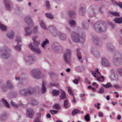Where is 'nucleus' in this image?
<instances>
[{
	"label": "nucleus",
	"mask_w": 122,
	"mask_h": 122,
	"mask_svg": "<svg viewBox=\"0 0 122 122\" xmlns=\"http://www.w3.org/2000/svg\"><path fill=\"white\" fill-rule=\"evenodd\" d=\"M7 87L6 86H5V85H2L1 86V88L2 89V90L4 92H5L7 90Z\"/></svg>",
	"instance_id": "3c124183"
},
{
	"label": "nucleus",
	"mask_w": 122,
	"mask_h": 122,
	"mask_svg": "<svg viewBox=\"0 0 122 122\" xmlns=\"http://www.w3.org/2000/svg\"><path fill=\"white\" fill-rule=\"evenodd\" d=\"M102 63L104 66H110L109 63L107 59L105 58H102Z\"/></svg>",
	"instance_id": "2eb2a0df"
},
{
	"label": "nucleus",
	"mask_w": 122,
	"mask_h": 122,
	"mask_svg": "<svg viewBox=\"0 0 122 122\" xmlns=\"http://www.w3.org/2000/svg\"><path fill=\"white\" fill-rule=\"evenodd\" d=\"M82 25L83 29H87L88 27V24L85 22H83L82 24Z\"/></svg>",
	"instance_id": "ea45409f"
},
{
	"label": "nucleus",
	"mask_w": 122,
	"mask_h": 122,
	"mask_svg": "<svg viewBox=\"0 0 122 122\" xmlns=\"http://www.w3.org/2000/svg\"><path fill=\"white\" fill-rule=\"evenodd\" d=\"M40 25L42 28L46 30H48V28L45 25V23L43 20H41L40 21Z\"/></svg>",
	"instance_id": "c85d7f7f"
},
{
	"label": "nucleus",
	"mask_w": 122,
	"mask_h": 122,
	"mask_svg": "<svg viewBox=\"0 0 122 122\" xmlns=\"http://www.w3.org/2000/svg\"><path fill=\"white\" fill-rule=\"evenodd\" d=\"M62 99H64L66 98V95L65 92L62 90L61 94L59 96Z\"/></svg>",
	"instance_id": "cd10ccee"
},
{
	"label": "nucleus",
	"mask_w": 122,
	"mask_h": 122,
	"mask_svg": "<svg viewBox=\"0 0 122 122\" xmlns=\"http://www.w3.org/2000/svg\"><path fill=\"white\" fill-rule=\"evenodd\" d=\"M97 105L96 104H94V106L96 107H97V109H99L100 108V107L99 106L100 105V104L99 103H97Z\"/></svg>",
	"instance_id": "e2e57ef3"
},
{
	"label": "nucleus",
	"mask_w": 122,
	"mask_h": 122,
	"mask_svg": "<svg viewBox=\"0 0 122 122\" xmlns=\"http://www.w3.org/2000/svg\"><path fill=\"white\" fill-rule=\"evenodd\" d=\"M48 28L50 32L53 31L56 29V28L53 25H51L49 26Z\"/></svg>",
	"instance_id": "a19ab883"
},
{
	"label": "nucleus",
	"mask_w": 122,
	"mask_h": 122,
	"mask_svg": "<svg viewBox=\"0 0 122 122\" xmlns=\"http://www.w3.org/2000/svg\"><path fill=\"white\" fill-rule=\"evenodd\" d=\"M15 78L16 80L19 81L20 82L23 81L25 79V78H23L21 77H18L16 76Z\"/></svg>",
	"instance_id": "4c0bfd02"
},
{
	"label": "nucleus",
	"mask_w": 122,
	"mask_h": 122,
	"mask_svg": "<svg viewBox=\"0 0 122 122\" xmlns=\"http://www.w3.org/2000/svg\"><path fill=\"white\" fill-rule=\"evenodd\" d=\"M68 23L70 26L71 27H74L76 25V23L75 21L73 20H70L69 21Z\"/></svg>",
	"instance_id": "b1692460"
},
{
	"label": "nucleus",
	"mask_w": 122,
	"mask_h": 122,
	"mask_svg": "<svg viewBox=\"0 0 122 122\" xmlns=\"http://www.w3.org/2000/svg\"><path fill=\"white\" fill-rule=\"evenodd\" d=\"M68 14L70 17L71 18H73L76 14V12L75 11H71L68 12Z\"/></svg>",
	"instance_id": "e433bc0d"
},
{
	"label": "nucleus",
	"mask_w": 122,
	"mask_h": 122,
	"mask_svg": "<svg viewBox=\"0 0 122 122\" xmlns=\"http://www.w3.org/2000/svg\"><path fill=\"white\" fill-rule=\"evenodd\" d=\"M39 116L34 119V122H42L40 121V119L41 117L40 115V113H39Z\"/></svg>",
	"instance_id": "37998d69"
},
{
	"label": "nucleus",
	"mask_w": 122,
	"mask_h": 122,
	"mask_svg": "<svg viewBox=\"0 0 122 122\" xmlns=\"http://www.w3.org/2000/svg\"><path fill=\"white\" fill-rule=\"evenodd\" d=\"M76 51L78 58L81 61H82V60H81L82 56L81 54L80 49L79 48H77L76 50Z\"/></svg>",
	"instance_id": "6ab92c4d"
},
{
	"label": "nucleus",
	"mask_w": 122,
	"mask_h": 122,
	"mask_svg": "<svg viewBox=\"0 0 122 122\" xmlns=\"http://www.w3.org/2000/svg\"><path fill=\"white\" fill-rule=\"evenodd\" d=\"M25 21L28 25H31L32 23V20L30 15L27 16L25 18Z\"/></svg>",
	"instance_id": "4468645a"
},
{
	"label": "nucleus",
	"mask_w": 122,
	"mask_h": 122,
	"mask_svg": "<svg viewBox=\"0 0 122 122\" xmlns=\"http://www.w3.org/2000/svg\"><path fill=\"white\" fill-rule=\"evenodd\" d=\"M1 102L4 105H5L8 108H9L10 105L7 101L4 98L1 99Z\"/></svg>",
	"instance_id": "5701e85b"
},
{
	"label": "nucleus",
	"mask_w": 122,
	"mask_h": 122,
	"mask_svg": "<svg viewBox=\"0 0 122 122\" xmlns=\"http://www.w3.org/2000/svg\"><path fill=\"white\" fill-rule=\"evenodd\" d=\"M54 49L55 51H62L63 50V47L59 45L58 46H55Z\"/></svg>",
	"instance_id": "a878e982"
},
{
	"label": "nucleus",
	"mask_w": 122,
	"mask_h": 122,
	"mask_svg": "<svg viewBox=\"0 0 122 122\" xmlns=\"http://www.w3.org/2000/svg\"><path fill=\"white\" fill-rule=\"evenodd\" d=\"M115 23L118 24L122 23V17H116L114 19Z\"/></svg>",
	"instance_id": "412c9836"
},
{
	"label": "nucleus",
	"mask_w": 122,
	"mask_h": 122,
	"mask_svg": "<svg viewBox=\"0 0 122 122\" xmlns=\"http://www.w3.org/2000/svg\"><path fill=\"white\" fill-rule=\"evenodd\" d=\"M84 118L85 119L87 122L88 121L90 120L89 115L88 113L85 116Z\"/></svg>",
	"instance_id": "09e8293b"
},
{
	"label": "nucleus",
	"mask_w": 122,
	"mask_h": 122,
	"mask_svg": "<svg viewBox=\"0 0 122 122\" xmlns=\"http://www.w3.org/2000/svg\"><path fill=\"white\" fill-rule=\"evenodd\" d=\"M91 7H92V8L95 10L96 9L98 8V6L96 5H93Z\"/></svg>",
	"instance_id": "338daca9"
},
{
	"label": "nucleus",
	"mask_w": 122,
	"mask_h": 122,
	"mask_svg": "<svg viewBox=\"0 0 122 122\" xmlns=\"http://www.w3.org/2000/svg\"><path fill=\"white\" fill-rule=\"evenodd\" d=\"M115 4L119 6L122 9V3L120 2H119V3H118L116 1L115 2Z\"/></svg>",
	"instance_id": "6e6d98bb"
},
{
	"label": "nucleus",
	"mask_w": 122,
	"mask_h": 122,
	"mask_svg": "<svg viewBox=\"0 0 122 122\" xmlns=\"http://www.w3.org/2000/svg\"><path fill=\"white\" fill-rule=\"evenodd\" d=\"M117 71L120 75L122 76V70H121V69L118 68L117 70Z\"/></svg>",
	"instance_id": "680f3d73"
},
{
	"label": "nucleus",
	"mask_w": 122,
	"mask_h": 122,
	"mask_svg": "<svg viewBox=\"0 0 122 122\" xmlns=\"http://www.w3.org/2000/svg\"><path fill=\"white\" fill-rule=\"evenodd\" d=\"M102 85L103 86L107 88L112 87V86L110 83H107L106 84H102Z\"/></svg>",
	"instance_id": "79ce46f5"
},
{
	"label": "nucleus",
	"mask_w": 122,
	"mask_h": 122,
	"mask_svg": "<svg viewBox=\"0 0 122 122\" xmlns=\"http://www.w3.org/2000/svg\"><path fill=\"white\" fill-rule=\"evenodd\" d=\"M4 2L7 10H10L12 8V4L10 0H4Z\"/></svg>",
	"instance_id": "9d476101"
},
{
	"label": "nucleus",
	"mask_w": 122,
	"mask_h": 122,
	"mask_svg": "<svg viewBox=\"0 0 122 122\" xmlns=\"http://www.w3.org/2000/svg\"><path fill=\"white\" fill-rule=\"evenodd\" d=\"M31 73L32 76L33 78L37 79L41 78L43 76V74L41 73L40 70L38 68L32 70Z\"/></svg>",
	"instance_id": "0eeeda50"
},
{
	"label": "nucleus",
	"mask_w": 122,
	"mask_h": 122,
	"mask_svg": "<svg viewBox=\"0 0 122 122\" xmlns=\"http://www.w3.org/2000/svg\"><path fill=\"white\" fill-rule=\"evenodd\" d=\"M11 50L6 46H4L0 51V56L5 59H7L10 56L9 52Z\"/></svg>",
	"instance_id": "39448f33"
},
{
	"label": "nucleus",
	"mask_w": 122,
	"mask_h": 122,
	"mask_svg": "<svg viewBox=\"0 0 122 122\" xmlns=\"http://www.w3.org/2000/svg\"><path fill=\"white\" fill-rule=\"evenodd\" d=\"M16 41L18 43L20 42H21V37L20 36H18L16 37V41H15V42H16Z\"/></svg>",
	"instance_id": "864d4df0"
},
{
	"label": "nucleus",
	"mask_w": 122,
	"mask_h": 122,
	"mask_svg": "<svg viewBox=\"0 0 122 122\" xmlns=\"http://www.w3.org/2000/svg\"><path fill=\"white\" fill-rule=\"evenodd\" d=\"M71 51L69 48L66 49L65 53H64L63 57L65 62L66 63L69 64L71 61Z\"/></svg>",
	"instance_id": "423d86ee"
},
{
	"label": "nucleus",
	"mask_w": 122,
	"mask_h": 122,
	"mask_svg": "<svg viewBox=\"0 0 122 122\" xmlns=\"http://www.w3.org/2000/svg\"><path fill=\"white\" fill-rule=\"evenodd\" d=\"M58 36L61 40L64 41L66 40V36L64 34L59 33L58 34Z\"/></svg>",
	"instance_id": "393cba45"
},
{
	"label": "nucleus",
	"mask_w": 122,
	"mask_h": 122,
	"mask_svg": "<svg viewBox=\"0 0 122 122\" xmlns=\"http://www.w3.org/2000/svg\"><path fill=\"white\" fill-rule=\"evenodd\" d=\"M0 29L1 30L4 31H5L7 30V28L6 27L2 24L0 22Z\"/></svg>",
	"instance_id": "72a5a7b5"
},
{
	"label": "nucleus",
	"mask_w": 122,
	"mask_h": 122,
	"mask_svg": "<svg viewBox=\"0 0 122 122\" xmlns=\"http://www.w3.org/2000/svg\"><path fill=\"white\" fill-rule=\"evenodd\" d=\"M7 118V115L5 113L2 114L0 117V121H3L6 119Z\"/></svg>",
	"instance_id": "c756f323"
},
{
	"label": "nucleus",
	"mask_w": 122,
	"mask_h": 122,
	"mask_svg": "<svg viewBox=\"0 0 122 122\" xmlns=\"http://www.w3.org/2000/svg\"><path fill=\"white\" fill-rule=\"evenodd\" d=\"M26 111V115L27 116L30 118H32L34 114L33 109L30 108H27Z\"/></svg>",
	"instance_id": "f8f14e48"
},
{
	"label": "nucleus",
	"mask_w": 122,
	"mask_h": 122,
	"mask_svg": "<svg viewBox=\"0 0 122 122\" xmlns=\"http://www.w3.org/2000/svg\"><path fill=\"white\" fill-rule=\"evenodd\" d=\"M107 48L112 53H114L113 62L114 64L118 65L122 63V57L119 52L115 50L114 46L112 43H109L107 45Z\"/></svg>",
	"instance_id": "f257e3e1"
},
{
	"label": "nucleus",
	"mask_w": 122,
	"mask_h": 122,
	"mask_svg": "<svg viewBox=\"0 0 122 122\" xmlns=\"http://www.w3.org/2000/svg\"><path fill=\"white\" fill-rule=\"evenodd\" d=\"M33 32L35 33L37 32L38 30V27L37 26H35L34 27L33 29Z\"/></svg>",
	"instance_id": "13d9d810"
},
{
	"label": "nucleus",
	"mask_w": 122,
	"mask_h": 122,
	"mask_svg": "<svg viewBox=\"0 0 122 122\" xmlns=\"http://www.w3.org/2000/svg\"><path fill=\"white\" fill-rule=\"evenodd\" d=\"M49 85L50 87H51L54 86L57 87L59 86V83H50L49 84Z\"/></svg>",
	"instance_id": "c9c22d12"
},
{
	"label": "nucleus",
	"mask_w": 122,
	"mask_h": 122,
	"mask_svg": "<svg viewBox=\"0 0 122 122\" xmlns=\"http://www.w3.org/2000/svg\"><path fill=\"white\" fill-rule=\"evenodd\" d=\"M28 46L30 49L35 53L39 54L41 52V51L40 49L38 46H34L32 43H30L28 45Z\"/></svg>",
	"instance_id": "1a4fd4ad"
},
{
	"label": "nucleus",
	"mask_w": 122,
	"mask_h": 122,
	"mask_svg": "<svg viewBox=\"0 0 122 122\" xmlns=\"http://www.w3.org/2000/svg\"><path fill=\"white\" fill-rule=\"evenodd\" d=\"M14 48L17 51H20L21 49V47L20 45H17L14 46Z\"/></svg>",
	"instance_id": "603ef678"
},
{
	"label": "nucleus",
	"mask_w": 122,
	"mask_h": 122,
	"mask_svg": "<svg viewBox=\"0 0 122 122\" xmlns=\"http://www.w3.org/2000/svg\"><path fill=\"white\" fill-rule=\"evenodd\" d=\"M108 13L113 16H119L120 15L119 13L117 12H113L112 11H108Z\"/></svg>",
	"instance_id": "bb28decb"
},
{
	"label": "nucleus",
	"mask_w": 122,
	"mask_h": 122,
	"mask_svg": "<svg viewBox=\"0 0 122 122\" xmlns=\"http://www.w3.org/2000/svg\"><path fill=\"white\" fill-rule=\"evenodd\" d=\"M91 51L92 54L95 56L98 57L100 56V54L98 51L97 50L94 48H91Z\"/></svg>",
	"instance_id": "ddd939ff"
},
{
	"label": "nucleus",
	"mask_w": 122,
	"mask_h": 122,
	"mask_svg": "<svg viewBox=\"0 0 122 122\" xmlns=\"http://www.w3.org/2000/svg\"><path fill=\"white\" fill-rule=\"evenodd\" d=\"M35 46H37L40 44L39 41L36 40L33 42Z\"/></svg>",
	"instance_id": "4d7b16f0"
},
{
	"label": "nucleus",
	"mask_w": 122,
	"mask_h": 122,
	"mask_svg": "<svg viewBox=\"0 0 122 122\" xmlns=\"http://www.w3.org/2000/svg\"><path fill=\"white\" fill-rule=\"evenodd\" d=\"M36 60V56L34 55L30 56H26L24 58V61L25 64L28 65L32 64Z\"/></svg>",
	"instance_id": "6e6552de"
},
{
	"label": "nucleus",
	"mask_w": 122,
	"mask_h": 122,
	"mask_svg": "<svg viewBox=\"0 0 122 122\" xmlns=\"http://www.w3.org/2000/svg\"><path fill=\"white\" fill-rule=\"evenodd\" d=\"M92 40L94 43L98 46H100L102 42L99 38L97 36L92 35Z\"/></svg>",
	"instance_id": "9b49d317"
},
{
	"label": "nucleus",
	"mask_w": 122,
	"mask_h": 122,
	"mask_svg": "<svg viewBox=\"0 0 122 122\" xmlns=\"http://www.w3.org/2000/svg\"><path fill=\"white\" fill-rule=\"evenodd\" d=\"M14 32L11 30L8 32L7 34V36L10 39H12L14 37Z\"/></svg>",
	"instance_id": "aec40b11"
},
{
	"label": "nucleus",
	"mask_w": 122,
	"mask_h": 122,
	"mask_svg": "<svg viewBox=\"0 0 122 122\" xmlns=\"http://www.w3.org/2000/svg\"><path fill=\"white\" fill-rule=\"evenodd\" d=\"M46 89L45 86V84L44 82L42 83V86L41 88V92L43 94H44L46 92Z\"/></svg>",
	"instance_id": "7c9ffc66"
},
{
	"label": "nucleus",
	"mask_w": 122,
	"mask_h": 122,
	"mask_svg": "<svg viewBox=\"0 0 122 122\" xmlns=\"http://www.w3.org/2000/svg\"><path fill=\"white\" fill-rule=\"evenodd\" d=\"M51 32L52 35L54 36H56L57 34V32L56 29L53 30V31H52Z\"/></svg>",
	"instance_id": "8fccbe9b"
},
{
	"label": "nucleus",
	"mask_w": 122,
	"mask_h": 122,
	"mask_svg": "<svg viewBox=\"0 0 122 122\" xmlns=\"http://www.w3.org/2000/svg\"><path fill=\"white\" fill-rule=\"evenodd\" d=\"M38 103V101L34 99L32 100L31 103L32 105H37Z\"/></svg>",
	"instance_id": "c03bdc74"
},
{
	"label": "nucleus",
	"mask_w": 122,
	"mask_h": 122,
	"mask_svg": "<svg viewBox=\"0 0 122 122\" xmlns=\"http://www.w3.org/2000/svg\"><path fill=\"white\" fill-rule=\"evenodd\" d=\"M85 8V5H83L82 6L80 7L79 8V12L81 15H84Z\"/></svg>",
	"instance_id": "f3484780"
},
{
	"label": "nucleus",
	"mask_w": 122,
	"mask_h": 122,
	"mask_svg": "<svg viewBox=\"0 0 122 122\" xmlns=\"http://www.w3.org/2000/svg\"><path fill=\"white\" fill-rule=\"evenodd\" d=\"M35 91V89L34 88L29 87L20 89L19 93L21 95L27 97L34 94Z\"/></svg>",
	"instance_id": "20e7f679"
},
{
	"label": "nucleus",
	"mask_w": 122,
	"mask_h": 122,
	"mask_svg": "<svg viewBox=\"0 0 122 122\" xmlns=\"http://www.w3.org/2000/svg\"><path fill=\"white\" fill-rule=\"evenodd\" d=\"M49 43V41L47 39H46L45 41H43L42 43L41 44V46L42 47L44 48L47 44Z\"/></svg>",
	"instance_id": "473e14b6"
},
{
	"label": "nucleus",
	"mask_w": 122,
	"mask_h": 122,
	"mask_svg": "<svg viewBox=\"0 0 122 122\" xmlns=\"http://www.w3.org/2000/svg\"><path fill=\"white\" fill-rule=\"evenodd\" d=\"M58 111L54 110H51L50 111V112L53 115L54 114H56L57 112Z\"/></svg>",
	"instance_id": "bf43d9fd"
},
{
	"label": "nucleus",
	"mask_w": 122,
	"mask_h": 122,
	"mask_svg": "<svg viewBox=\"0 0 122 122\" xmlns=\"http://www.w3.org/2000/svg\"><path fill=\"white\" fill-rule=\"evenodd\" d=\"M53 108L57 110H59L60 108V107L58 104H55L53 106Z\"/></svg>",
	"instance_id": "49530a36"
},
{
	"label": "nucleus",
	"mask_w": 122,
	"mask_h": 122,
	"mask_svg": "<svg viewBox=\"0 0 122 122\" xmlns=\"http://www.w3.org/2000/svg\"><path fill=\"white\" fill-rule=\"evenodd\" d=\"M78 79H75V80L73 81L74 83L76 84H77L78 83V80H79L80 78L79 77L77 78Z\"/></svg>",
	"instance_id": "0e129e2a"
},
{
	"label": "nucleus",
	"mask_w": 122,
	"mask_h": 122,
	"mask_svg": "<svg viewBox=\"0 0 122 122\" xmlns=\"http://www.w3.org/2000/svg\"><path fill=\"white\" fill-rule=\"evenodd\" d=\"M6 84L7 88L9 89H12L14 88V86L12 83L10 81V80H7L6 82Z\"/></svg>",
	"instance_id": "dca6fc26"
},
{
	"label": "nucleus",
	"mask_w": 122,
	"mask_h": 122,
	"mask_svg": "<svg viewBox=\"0 0 122 122\" xmlns=\"http://www.w3.org/2000/svg\"><path fill=\"white\" fill-rule=\"evenodd\" d=\"M68 92L69 94L73 96V92L71 91V90L70 89V87L69 86L68 87Z\"/></svg>",
	"instance_id": "052dcab7"
},
{
	"label": "nucleus",
	"mask_w": 122,
	"mask_h": 122,
	"mask_svg": "<svg viewBox=\"0 0 122 122\" xmlns=\"http://www.w3.org/2000/svg\"><path fill=\"white\" fill-rule=\"evenodd\" d=\"M119 44L121 45H122V37L121 38L119 41Z\"/></svg>",
	"instance_id": "774afa93"
},
{
	"label": "nucleus",
	"mask_w": 122,
	"mask_h": 122,
	"mask_svg": "<svg viewBox=\"0 0 122 122\" xmlns=\"http://www.w3.org/2000/svg\"><path fill=\"white\" fill-rule=\"evenodd\" d=\"M49 73L50 76L51 77L52 76L55 75V73L52 71H50L49 72Z\"/></svg>",
	"instance_id": "69168bd1"
},
{
	"label": "nucleus",
	"mask_w": 122,
	"mask_h": 122,
	"mask_svg": "<svg viewBox=\"0 0 122 122\" xmlns=\"http://www.w3.org/2000/svg\"><path fill=\"white\" fill-rule=\"evenodd\" d=\"M46 16L48 18L52 19L54 18L53 15L51 13H46Z\"/></svg>",
	"instance_id": "58836bf2"
},
{
	"label": "nucleus",
	"mask_w": 122,
	"mask_h": 122,
	"mask_svg": "<svg viewBox=\"0 0 122 122\" xmlns=\"http://www.w3.org/2000/svg\"><path fill=\"white\" fill-rule=\"evenodd\" d=\"M80 111L78 109H75L72 112V114L73 116H74L78 113H80Z\"/></svg>",
	"instance_id": "2f4dec72"
},
{
	"label": "nucleus",
	"mask_w": 122,
	"mask_h": 122,
	"mask_svg": "<svg viewBox=\"0 0 122 122\" xmlns=\"http://www.w3.org/2000/svg\"><path fill=\"white\" fill-rule=\"evenodd\" d=\"M64 105L66 109L69 107L68 102L67 100H65L64 101Z\"/></svg>",
	"instance_id": "a18cd8bd"
},
{
	"label": "nucleus",
	"mask_w": 122,
	"mask_h": 122,
	"mask_svg": "<svg viewBox=\"0 0 122 122\" xmlns=\"http://www.w3.org/2000/svg\"><path fill=\"white\" fill-rule=\"evenodd\" d=\"M111 78L112 80L117 81L118 80V76L117 74H112L111 76Z\"/></svg>",
	"instance_id": "4be33fe9"
},
{
	"label": "nucleus",
	"mask_w": 122,
	"mask_h": 122,
	"mask_svg": "<svg viewBox=\"0 0 122 122\" xmlns=\"http://www.w3.org/2000/svg\"><path fill=\"white\" fill-rule=\"evenodd\" d=\"M71 39L74 42L84 43L86 39V35L84 32L78 33L73 31L71 34Z\"/></svg>",
	"instance_id": "f03ea898"
},
{
	"label": "nucleus",
	"mask_w": 122,
	"mask_h": 122,
	"mask_svg": "<svg viewBox=\"0 0 122 122\" xmlns=\"http://www.w3.org/2000/svg\"><path fill=\"white\" fill-rule=\"evenodd\" d=\"M105 92L104 89L103 87H101L98 90L99 93L100 94H102Z\"/></svg>",
	"instance_id": "de8ad7c7"
},
{
	"label": "nucleus",
	"mask_w": 122,
	"mask_h": 122,
	"mask_svg": "<svg viewBox=\"0 0 122 122\" xmlns=\"http://www.w3.org/2000/svg\"><path fill=\"white\" fill-rule=\"evenodd\" d=\"M52 93L53 95L57 96L59 94L60 92L58 90H53L52 92Z\"/></svg>",
	"instance_id": "f704fd0d"
},
{
	"label": "nucleus",
	"mask_w": 122,
	"mask_h": 122,
	"mask_svg": "<svg viewBox=\"0 0 122 122\" xmlns=\"http://www.w3.org/2000/svg\"><path fill=\"white\" fill-rule=\"evenodd\" d=\"M32 32L30 27H27L25 28V35L26 36H29L31 34Z\"/></svg>",
	"instance_id": "a211bd4d"
},
{
	"label": "nucleus",
	"mask_w": 122,
	"mask_h": 122,
	"mask_svg": "<svg viewBox=\"0 0 122 122\" xmlns=\"http://www.w3.org/2000/svg\"><path fill=\"white\" fill-rule=\"evenodd\" d=\"M45 2L46 7L48 8H49L50 7V5L49 1V0H46Z\"/></svg>",
	"instance_id": "5fc2aeb1"
},
{
	"label": "nucleus",
	"mask_w": 122,
	"mask_h": 122,
	"mask_svg": "<svg viewBox=\"0 0 122 122\" xmlns=\"http://www.w3.org/2000/svg\"><path fill=\"white\" fill-rule=\"evenodd\" d=\"M94 30L97 32H101L105 31L107 29V25L104 22L98 21L94 25Z\"/></svg>",
	"instance_id": "7ed1b4c3"
}]
</instances>
